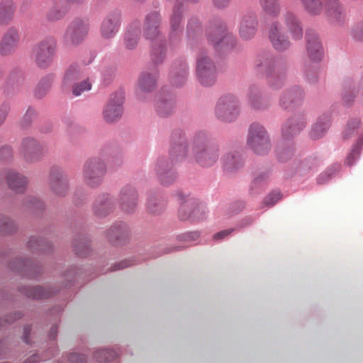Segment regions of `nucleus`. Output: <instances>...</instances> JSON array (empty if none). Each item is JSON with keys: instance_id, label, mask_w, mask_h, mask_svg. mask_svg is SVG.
I'll list each match as a JSON object with an SVG mask.
<instances>
[{"instance_id": "1", "label": "nucleus", "mask_w": 363, "mask_h": 363, "mask_svg": "<svg viewBox=\"0 0 363 363\" xmlns=\"http://www.w3.org/2000/svg\"><path fill=\"white\" fill-rule=\"evenodd\" d=\"M171 155L178 161L189 158L203 167L214 165L219 158L218 146L212 143L203 132L194 134L189 143L181 142L171 150Z\"/></svg>"}, {"instance_id": "2", "label": "nucleus", "mask_w": 363, "mask_h": 363, "mask_svg": "<svg viewBox=\"0 0 363 363\" xmlns=\"http://www.w3.org/2000/svg\"><path fill=\"white\" fill-rule=\"evenodd\" d=\"M256 67L266 76L267 83L273 89L282 87L285 82L287 69L286 63L281 59L275 58L269 52H262L257 56Z\"/></svg>"}, {"instance_id": "3", "label": "nucleus", "mask_w": 363, "mask_h": 363, "mask_svg": "<svg viewBox=\"0 0 363 363\" xmlns=\"http://www.w3.org/2000/svg\"><path fill=\"white\" fill-rule=\"evenodd\" d=\"M300 2L309 15L318 16L324 9L325 15L331 24L341 26L345 22V10L339 0H300Z\"/></svg>"}, {"instance_id": "4", "label": "nucleus", "mask_w": 363, "mask_h": 363, "mask_svg": "<svg viewBox=\"0 0 363 363\" xmlns=\"http://www.w3.org/2000/svg\"><path fill=\"white\" fill-rule=\"evenodd\" d=\"M175 196L179 202L178 216L181 220L199 221L206 218V208L199 199L182 191H177Z\"/></svg>"}, {"instance_id": "5", "label": "nucleus", "mask_w": 363, "mask_h": 363, "mask_svg": "<svg viewBox=\"0 0 363 363\" xmlns=\"http://www.w3.org/2000/svg\"><path fill=\"white\" fill-rule=\"evenodd\" d=\"M106 170V164L103 159L90 158L83 165L82 179L89 187L96 188L102 184Z\"/></svg>"}, {"instance_id": "6", "label": "nucleus", "mask_w": 363, "mask_h": 363, "mask_svg": "<svg viewBox=\"0 0 363 363\" xmlns=\"http://www.w3.org/2000/svg\"><path fill=\"white\" fill-rule=\"evenodd\" d=\"M33 56L38 67L48 68L53 62L57 52V41L48 36L38 43L33 48Z\"/></svg>"}, {"instance_id": "7", "label": "nucleus", "mask_w": 363, "mask_h": 363, "mask_svg": "<svg viewBox=\"0 0 363 363\" xmlns=\"http://www.w3.org/2000/svg\"><path fill=\"white\" fill-rule=\"evenodd\" d=\"M247 145L257 155H264L271 149V143L267 130L259 123H252L249 128Z\"/></svg>"}, {"instance_id": "8", "label": "nucleus", "mask_w": 363, "mask_h": 363, "mask_svg": "<svg viewBox=\"0 0 363 363\" xmlns=\"http://www.w3.org/2000/svg\"><path fill=\"white\" fill-rule=\"evenodd\" d=\"M196 72L197 79L201 85L211 86L215 84L216 68L206 52L202 51L197 56Z\"/></svg>"}, {"instance_id": "9", "label": "nucleus", "mask_w": 363, "mask_h": 363, "mask_svg": "<svg viewBox=\"0 0 363 363\" xmlns=\"http://www.w3.org/2000/svg\"><path fill=\"white\" fill-rule=\"evenodd\" d=\"M214 112L218 120L225 122L233 121L240 113L238 99L230 94L221 96L215 106Z\"/></svg>"}, {"instance_id": "10", "label": "nucleus", "mask_w": 363, "mask_h": 363, "mask_svg": "<svg viewBox=\"0 0 363 363\" xmlns=\"http://www.w3.org/2000/svg\"><path fill=\"white\" fill-rule=\"evenodd\" d=\"M124 99L125 94L123 90H118L110 96L103 111L104 119L107 123H113L122 117Z\"/></svg>"}, {"instance_id": "11", "label": "nucleus", "mask_w": 363, "mask_h": 363, "mask_svg": "<svg viewBox=\"0 0 363 363\" xmlns=\"http://www.w3.org/2000/svg\"><path fill=\"white\" fill-rule=\"evenodd\" d=\"M89 30L87 22L76 19L67 26L63 35V41L67 45H78L86 37Z\"/></svg>"}, {"instance_id": "12", "label": "nucleus", "mask_w": 363, "mask_h": 363, "mask_svg": "<svg viewBox=\"0 0 363 363\" xmlns=\"http://www.w3.org/2000/svg\"><path fill=\"white\" fill-rule=\"evenodd\" d=\"M162 18L159 12L152 11L147 13L144 20L143 35L152 42L164 39L160 30Z\"/></svg>"}, {"instance_id": "13", "label": "nucleus", "mask_w": 363, "mask_h": 363, "mask_svg": "<svg viewBox=\"0 0 363 363\" xmlns=\"http://www.w3.org/2000/svg\"><path fill=\"white\" fill-rule=\"evenodd\" d=\"M49 185L52 191L58 196H65L69 190L67 174L58 167H52L49 174Z\"/></svg>"}, {"instance_id": "14", "label": "nucleus", "mask_w": 363, "mask_h": 363, "mask_svg": "<svg viewBox=\"0 0 363 363\" xmlns=\"http://www.w3.org/2000/svg\"><path fill=\"white\" fill-rule=\"evenodd\" d=\"M158 72L157 70L146 71L141 73L138 82L137 97L140 101H145L148 94L157 87Z\"/></svg>"}, {"instance_id": "15", "label": "nucleus", "mask_w": 363, "mask_h": 363, "mask_svg": "<svg viewBox=\"0 0 363 363\" xmlns=\"http://www.w3.org/2000/svg\"><path fill=\"white\" fill-rule=\"evenodd\" d=\"M305 98L303 90L299 86H293L282 92L279 98V105L289 110L301 105Z\"/></svg>"}, {"instance_id": "16", "label": "nucleus", "mask_w": 363, "mask_h": 363, "mask_svg": "<svg viewBox=\"0 0 363 363\" xmlns=\"http://www.w3.org/2000/svg\"><path fill=\"white\" fill-rule=\"evenodd\" d=\"M22 150L24 159L30 163L38 161L47 152L43 145L31 138L23 140Z\"/></svg>"}, {"instance_id": "17", "label": "nucleus", "mask_w": 363, "mask_h": 363, "mask_svg": "<svg viewBox=\"0 0 363 363\" xmlns=\"http://www.w3.org/2000/svg\"><path fill=\"white\" fill-rule=\"evenodd\" d=\"M119 204L124 212H134L138 204V193L134 186L126 185L121 189L119 194Z\"/></svg>"}, {"instance_id": "18", "label": "nucleus", "mask_w": 363, "mask_h": 363, "mask_svg": "<svg viewBox=\"0 0 363 363\" xmlns=\"http://www.w3.org/2000/svg\"><path fill=\"white\" fill-rule=\"evenodd\" d=\"M19 40L18 30L13 27L9 28L0 40V55L6 57L12 55L18 46Z\"/></svg>"}, {"instance_id": "19", "label": "nucleus", "mask_w": 363, "mask_h": 363, "mask_svg": "<svg viewBox=\"0 0 363 363\" xmlns=\"http://www.w3.org/2000/svg\"><path fill=\"white\" fill-rule=\"evenodd\" d=\"M121 26V14L118 12L108 13L102 21L100 33L106 39L113 38L118 32Z\"/></svg>"}, {"instance_id": "20", "label": "nucleus", "mask_w": 363, "mask_h": 363, "mask_svg": "<svg viewBox=\"0 0 363 363\" xmlns=\"http://www.w3.org/2000/svg\"><path fill=\"white\" fill-rule=\"evenodd\" d=\"M258 21L255 14L249 13L243 16L239 24V35L244 40L253 38L257 33Z\"/></svg>"}, {"instance_id": "21", "label": "nucleus", "mask_w": 363, "mask_h": 363, "mask_svg": "<svg viewBox=\"0 0 363 363\" xmlns=\"http://www.w3.org/2000/svg\"><path fill=\"white\" fill-rule=\"evenodd\" d=\"M269 39L273 48L277 51H284L291 44L288 38L281 32V26L273 23L269 30Z\"/></svg>"}, {"instance_id": "22", "label": "nucleus", "mask_w": 363, "mask_h": 363, "mask_svg": "<svg viewBox=\"0 0 363 363\" xmlns=\"http://www.w3.org/2000/svg\"><path fill=\"white\" fill-rule=\"evenodd\" d=\"M130 235L128 226L123 222H118L113 225L106 233L108 241L114 245L123 244Z\"/></svg>"}, {"instance_id": "23", "label": "nucleus", "mask_w": 363, "mask_h": 363, "mask_svg": "<svg viewBox=\"0 0 363 363\" xmlns=\"http://www.w3.org/2000/svg\"><path fill=\"white\" fill-rule=\"evenodd\" d=\"M155 171L162 185L168 186L177 179V173L171 169V164L167 160L160 159L156 164Z\"/></svg>"}, {"instance_id": "24", "label": "nucleus", "mask_w": 363, "mask_h": 363, "mask_svg": "<svg viewBox=\"0 0 363 363\" xmlns=\"http://www.w3.org/2000/svg\"><path fill=\"white\" fill-rule=\"evenodd\" d=\"M249 105L255 110H264L270 106L269 100L262 96L260 88L250 86L247 94Z\"/></svg>"}, {"instance_id": "25", "label": "nucleus", "mask_w": 363, "mask_h": 363, "mask_svg": "<svg viewBox=\"0 0 363 363\" xmlns=\"http://www.w3.org/2000/svg\"><path fill=\"white\" fill-rule=\"evenodd\" d=\"M306 125V119L304 116H295L287 121L282 128V136L289 139L298 135Z\"/></svg>"}, {"instance_id": "26", "label": "nucleus", "mask_w": 363, "mask_h": 363, "mask_svg": "<svg viewBox=\"0 0 363 363\" xmlns=\"http://www.w3.org/2000/svg\"><path fill=\"white\" fill-rule=\"evenodd\" d=\"M114 199L109 194H102L95 201L93 210L96 216L104 217L114 209Z\"/></svg>"}, {"instance_id": "27", "label": "nucleus", "mask_w": 363, "mask_h": 363, "mask_svg": "<svg viewBox=\"0 0 363 363\" xmlns=\"http://www.w3.org/2000/svg\"><path fill=\"white\" fill-rule=\"evenodd\" d=\"M306 39L307 52L310 59L313 61L320 60L323 51L318 35L315 33L308 32L306 33Z\"/></svg>"}, {"instance_id": "28", "label": "nucleus", "mask_w": 363, "mask_h": 363, "mask_svg": "<svg viewBox=\"0 0 363 363\" xmlns=\"http://www.w3.org/2000/svg\"><path fill=\"white\" fill-rule=\"evenodd\" d=\"M285 24L294 40H300L303 37V28L297 16L291 11H286L283 14Z\"/></svg>"}, {"instance_id": "29", "label": "nucleus", "mask_w": 363, "mask_h": 363, "mask_svg": "<svg viewBox=\"0 0 363 363\" xmlns=\"http://www.w3.org/2000/svg\"><path fill=\"white\" fill-rule=\"evenodd\" d=\"M140 34V26L138 21L130 23L124 34V45L128 50L136 48Z\"/></svg>"}, {"instance_id": "30", "label": "nucleus", "mask_w": 363, "mask_h": 363, "mask_svg": "<svg viewBox=\"0 0 363 363\" xmlns=\"http://www.w3.org/2000/svg\"><path fill=\"white\" fill-rule=\"evenodd\" d=\"M169 38L173 40L179 38L183 31L182 10L179 7H175L169 20Z\"/></svg>"}, {"instance_id": "31", "label": "nucleus", "mask_w": 363, "mask_h": 363, "mask_svg": "<svg viewBox=\"0 0 363 363\" xmlns=\"http://www.w3.org/2000/svg\"><path fill=\"white\" fill-rule=\"evenodd\" d=\"M188 66L186 62L175 63L170 73V82L174 86H182L188 77Z\"/></svg>"}, {"instance_id": "32", "label": "nucleus", "mask_w": 363, "mask_h": 363, "mask_svg": "<svg viewBox=\"0 0 363 363\" xmlns=\"http://www.w3.org/2000/svg\"><path fill=\"white\" fill-rule=\"evenodd\" d=\"M330 126V115L324 113L320 116L312 127L310 136L313 140L322 138Z\"/></svg>"}, {"instance_id": "33", "label": "nucleus", "mask_w": 363, "mask_h": 363, "mask_svg": "<svg viewBox=\"0 0 363 363\" xmlns=\"http://www.w3.org/2000/svg\"><path fill=\"white\" fill-rule=\"evenodd\" d=\"M167 206V201L161 194H150L147 199V209L152 215L162 213Z\"/></svg>"}, {"instance_id": "34", "label": "nucleus", "mask_w": 363, "mask_h": 363, "mask_svg": "<svg viewBox=\"0 0 363 363\" xmlns=\"http://www.w3.org/2000/svg\"><path fill=\"white\" fill-rule=\"evenodd\" d=\"M6 179L9 186L17 192L22 191L28 183L27 178L13 170H7Z\"/></svg>"}, {"instance_id": "35", "label": "nucleus", "mask_w": 363, "mask_h": 363, "mask_svg": "<svg viewBox=\"0 0 363 363\" xmlns=\"http://www.w3.org/2000/svg\"><path fill=\"white\" fill-rule=\"evenodd\" d=\"M167 55V44L165 39L154 41L151 47V60L155 65L162 64Z\"/></svg>"}, {"instance_id": "36", "label": "nucleus", "mask_w": 363, "mask_h": 363, "mask_svg": "<svg viewBox=\"0 0 363 363\" xmlns=\"http://www.w3.org/2000/svg\"><path fill=\"white\" fill-rule=\"evenodd\" d=\"M221 162L224 169L228 172L235 171L242 166V160L236 151L226 152L223 156Z\"/></svg>"}, {"instance_id": "37", "label": "nucleus", "mask_w": 363, "mask_h": 363, "mask_svg": "<svg viewBox=\"0 0 363 363\" xmlns=\"http://www.w3.org/2000/svg\"><path fill=\"white\" fill-rule=\"evenodd\" d=\"M16 5L12 0H4L0 3V25H7L13 18Z\"/></svg>"}, {"instance_id": "38", "label": "nucleus", "mask_w": 363, "mask_h": 363, "mask_svg": "<svg viewBox=\"0 0 363 363\" xmlns=\"http://www.w3.org/2000/svg\"><path fill=\"white\" fill-rule=\"evenodd\" d=\"M359 91V85L357 84L346 81L344 84V88L342 92V101L345 106H351L356 98Z\"/></svg>"}, {"instance_id": "39", "label": "nucleus", "mask_w": 363, "mask_h": 363, "mask_svg": "<svg viewBox=\"0 0 363 363\" xmlns=\"http://www.w3.org/2000/svg\"><path fill=\"white\" fill-rule=\"evenodd\" d=\"M155 110L159 116L165 118L170 116L175 109V103L172 99L164 98L157 101Z\"/></svg>"}, {"instance_id": "40", "label": "nucleus", "mask_w": 363, "mask_h": 363, "mask_svg": "<svg viewBox=\"0 0 363 363\" xmlns=\"http://www.w3.org/2000/svg\"><path fill=\"white\" fill-rule=\"evenodd\" d=\"M21 291L28 297L35 299L47 298L53 294L50 289L41 286H23Z\"/></svg>"}, {"instance_id": "41", "label": "nucleus", "mask_w": 363, "mask_h": 363, "mask_svg": "<svg viewBox=\"0 0 363 363\" xmlns=\"http://www.w3.org/2000/svg\"><path fill=\"white\" fill-rule=\"evenodd\" d=\"M62 2H56L47 13V19L49 21H57L64 17L67 9L63 6Z\"/></svg>"}, {"instance_id": "42", "label": "nucleus", "mask_w": 363, "mask_h": 363, "mask_svg": "<svg viewBox=\"0 0 363 363\" xmlns=\"http://www.w3.org/2000/svg\"><path fill=\"white\" fill-rule=\"evenodd\" d=\"M228 38L225 30L221 28H215L211 30L208 34V40L211 44L218 49L219 45Z\"/></svg>"}, {"instance_id": "43", "label": "nucleus", "mask_w": 363, "mask_h": 363, "mask_svg": "<svg viewBox=\"0 0 363 363\" xmlns=\"http://www.w3.org/2000/svg\"><path fill=\"white\" fill-rule=\"evenodd\" d=\"M52 82L53 77L51 75L43 78L35 87V96L38 98L43 97L50 90Z\"/></svg>"}, {"instance_id": "44", "label": "nucleus", "mask_w": 363, "mask_h": 363, "mask_svg": "<svg viewBox=\"0 0 363 363\" xmlns=\"http://www.w3.org/2000/svg\"><path fill=\"white\" fill-rule=\"evenodd\" d=\"M263 11L266 14L275 17L280 13V6L278 0H260Z\"/></svg>"}, {"instance_id": "45", "label": "nucleus", "mask_w": 363, "mask_h": 363, "mask_svg": "<svg viewBox=\"0 0 363 363\" xmlns=\"http://www.w3.org/2000/svg\"><path fill=\"white\" fill-rule=\"evenodd\" d=\"M81 74L82 72L78 65H70L65 73L62 80L63 85H69L70 83L77 80Z\"/></svg>"}, {"instance_id": "46", "label": "nucleus", "mask_w": 363, "mask_h": 363, "mask_svg": "<svg viewBox=\"0 0 363 363\" xmlns=\"http://www.w3.org/2000/svg\"><path fill=\"white\" fill-rule=\"evenodd\" d=\"M362 146L363 136L358 139L357 143L353 146L352 151L348 154L346 160V164L347 165H352L358 160Z\"/></svg>"}, {"instance_id": "47", "label": "nucleus", "mask_w": 363, "mask_h": 363, "mask_svg": "<svg viewBox=\"0 0 363 363\" xmlns=\"http://www.w3.org/2000/svg\"><path fill=\"white\" fill-rule=\"evenodd\" d=\"M118 353L109 349H101L97 350L94 354L95 359L99 362H108L116 357Z\"/></svg>"}, {"instance_id": "48", "label": "nucleus", "mask_w": 363, "mask_h": 363, "mask_svg": "<svg viewBox=\"0 0 363 363\" xmlns=\"http://www.w3.org/2000/svg\"><path fill=\"white\" fill-rule=\"evenodd\" d=\"M92 85L89 79H84L79 83L73 85L72 93L74 96H79L84 92L88 91L91 89Z\"/></svg>"}, {"instance_id": "49", "label": "nucleus", "mask_w": 363, "mask_h": 363, "mask_svg": "<svg viewBox=\"0 0 363 363\" xmlns=\"http://www.w3.org/2000/svg\"><path fill=\"white\" fill-rule=\"evenodd\" d=\"M340 168V164L333 165L318 177L317 180L318 183L320 184H323L328 182L334 175H335V174L339 171Z\"/></svg>"}, {"instance_id": "50", "label": "nucleus", "mask_w": 363, "mask_h": 363, "mask_svg": "<svg viewBox=\"0 0 363 363\" xmlns=\"http://www.w3.org/2000/svg\"><path fill=\"white\" fill-rule=\"evenodd\" d=\"M360 123V120L358 118L350 119L347 122L345 130H344V138H350V137L353 136L359 128Z\"/></svg>"}, {"instance_id": "51", "label": "nucleus", "mask_w": 363, "mask_h": 363, "mask_svg": "<svg viewBox=\"0 0 363 363\" xmlns=\"http://www.w3.org/2000/svg\"><path fill=\"white\" fill-rule=\"evenodd\" d=\"M352 38L359 42H363V20L356 22L351 28Z\"/></svg>"}, {"instance_id": "52", "label": "nucleus", "mask_w": 363, "mask_h": 363, "mask_svg": "<svg viewBox=\"0 0 363 363\" xmlns=\"http://www.w3.org/2000/svg\"><path fill=\"white\" fill-rule=\"evenodd\" d=\"M200 237V233L198 231L186 232L179 235L177 237V240L190 244L196 241Z\"/></svg>"}, {"instance_id": "53", "label": "nucleus", "mask_w": 363, "mask_h": 363, "mask_svg": "<svg viewBox=\"0 0 363 363\" xmlns=\"http://www.w3.org/2000/svg\"><path fill=\"white\" fill-rule=\"evenodd\" d=\"M14 229L13 222L9 218L0 215V232L9 233Z\"/></svg>"}, {"instance_id": "54", "label": "nucleus", "mask_w": 363, "mask_h": 363, "mask_svg": "<svg viewBox=\"0 0 363 363\" xmlns=\"http://www.w3.org/2000/svg\"><path fill=\"white\" fill-rule=\"evenodd\" d=\"M74 250L79 256H86L89 252V243L86 241H75L73 244Z\"/></svg>"}, {"instance_id": "55", "label": "nucleus", "mask_w": 363, "mask_h": 363, "mask_svg": "<svg viewBox=\"0 0 363 363\" xmlns=\"http://www.w3.org/2000/svg\"><path fill=\"white\" fill-rule=\"evenodd\" d=\"M269 179V175L267 172H261L257 174L251 184V189L254 190L255 189L258 188L261 185L265 184Z\"/></svg>"}, {"instance_id": "56", "label": "nucleus", "mask_w": 363, "mask_h": 363, "mask_svg": "<svg viewBox=\"0 0 363 363\" xmlns=\"http://www.w3.org/2000/svg\"><path fill=\"white\" fill-rule=\"evenodd\" d=\"M45 242L35 238H31L28 242V245L31 249H35L40 251H44Z\"/></svg>"}, {"instance_id": "57", "label": "nucleus", "mask_w": 363, "mask_h": 363, "mask_svg": "<svg viewBox=\"0 0 363 363\" xmlns=\"http://www.w3.org/2000/svg\"><path fill=\"white\" fill-rule=\"evenodd\" d=\"M116 74V67L111 66L110 67H106L102 71L104 80L106 83H109Z\"/></svg>"}, {"instance_id": "58", "label": "nucleus", "mask_w": 363, "mask_h": 363, "mask_svg": "<svg viewBox=\"0 0 363 363\" xmlns=\"http://www.w3.org/2000/svg\"><path fill=\"white\" fill-rule=\"evenodd\" d=\"M281 199L280 192H273L269 194L264 199V203L268 206H273Z\"/></svg>"}, {"instance_id": "59", "label": "nucleus", "mask_w": 363, "mask_h": 363, "mask_svg": "<svg viewBox=\"0 0 363 363\" xmlns=\"http://www.w3.org/2000/svg\"><path fill=\"white\" fill-rule=\"evenodd\" d=\"M28 206L32 208L41 209L44 206V203L41 200L35 197H30L27 201Z\"/></svg>"}, {"instance_id": "60", "label": "nucleus", "mask_w": 363, "mask_h": 363, "mask_svg": "<svg viewBox=\"0 0 363 363\" xmlns=\"http://www.w3.org/2000/svg\"><path fill=\"white\" fill-rule=\"evenodd\" d=\"M233 231V229H227L222 231H220L216 233L213 239L217 242H220L225 238H228Z\"/></svg>"}, {"instance_id": "61", "label": "nucleus", "mask_w": 363, "mask_h": 363, "mask_svg": "<svg viewBox=\"0 0 363 363\" xmlns=\"http://www.w3.org/2000/svg\"><path fill=\"white\" fill-rule=\"evenodd\" d=\"M70 363H86L85 357L82 354L72 353L68 357Z\"/></svg>"}, {"instance_id": "62", "label": "nucleus", "mask_w": 363, "mask_h": 363, "mask_svg": "<svg viewBox=\"0 0 363 363\" xmlns=\"http://www.w3.org/2000/svg\"><path fill=\"white\" fill-rule=\"evenodd\" d=\"M294 155V149L290 147L288 149H281L279 153V160L281 161L286 160L289 157Z\"/></svg>"}, {"instance_id": "63", "label": "nucleus", "mask_w": 363, "mask_h": 363, "mask_svg": "<svg viewBox=\"0 0 363 363\" xmlns=\"http://www.w3.org/2000/svg\"><path fill=\"white\" fill-rule=\"evenodd\" d=\"M133 264V262L132 260L125 259V260H123V261H121V262L116 263L113 267L112 270L113 271H117V270L123 269L128 267H130V266H131Z\"/></svg>"}, {"instance_id": "64", "label": "nucleus", "mask_w": 363, "mask_h": 363, "mask_svg": "<svg viewBox=\"0 0 363 363\" xmlns=\"http://www.w3.org/2000/svg\"><path fill=\"white\" fill-rule=\"evenodd\" d=\"M9 106L7 104H3L1 106H0V125H1L9 113Z\"/></svg>"}]
</instances>
